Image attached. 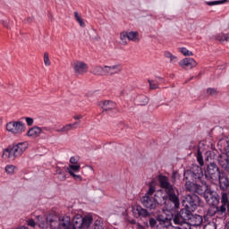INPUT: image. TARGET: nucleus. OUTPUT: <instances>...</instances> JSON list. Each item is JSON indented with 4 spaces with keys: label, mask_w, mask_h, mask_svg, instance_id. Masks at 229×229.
<instances>
[{
    "label": "nucleus",
    "mask_w": 229,
    "mask_h": 229,
    "mask_svg": "<svg viewBox=\"0 0 229 229\" xmlns=\"http://www.w3.org/2000/svg\"><path fill=\"white\" fill-rule=\"evenodd\" d=\"M157 182L159 187L165 191L166 197H163L165 200L164 205L167 212L179 210L180 208V193L178 188L169 182V178L165 175H158Z\"/></svg>",
    "instance_id": "nucleus-1"
},
{
    "label": "nucleus",
    "mask_w": 229,
    "mask_h": 229,
    "mask_svg": "<svg viewBox=\"0 0 229 229\" xmlns=\"http://www.w3.org/2000/svg\"><path fill=\"white\" fill-rule=\"evenodd\" d=\"M28 149L27 142H20L16 145L9 146L3 152V157L5 158H11L14 160L15 158H19V157H22V153Z\"/></svg>",
    "instance_id": "nucleus-2"
},
{
    "label": "nucleus",
    "mask_w": 229,
    "mask_h": 229,
    "mask_svg": "<svg viewBox=\"0 0 229 229\" xmlns=\"http://www.w3.org/2000/svg\"><path fill=\"white\" fill-rule=\"evenodd\" d=\"M202 185L194 183L192 182H186L185 187L189 192H196L199 196L205 198L206 193L210 191L211 187L207 183V181H201Z\"/></svg>",
    "instance_id": "nucleus-3"
},
{
    "label": "nucleus",
    "mask_w": 229,
    "mask_h": 229,
    "mask_svg": "<svg viewBox=\"0 0 229 229\" xmlns=\"http://www.w3.org/2000/svg\"><path fill=\"white\" fill-rule=\"evenodd\" d=\"M184 180L186 182H198V180H201L203 178V168L198 165H193L190 170H186L183 174Z\"/></svg>",
    "instance_id": "nucleus-4"
},
{
    "label": "nucleus",
    "mask_w": 229,
    "mask_h": 229,
    "mask_svg": "<svg viewBox=\"0 0 229 229\" xmlns=\"http://www.w3.org/2000/svg\"><path fill=\"white\" fill-rule=\"evenodd\" d=\"M219 173H223V170L217 166V164L215 162H209L207 165L205 176L207 180H211L212 182H217V177Z\"/></svg>",
    "instance_id": "nucleus-5"
},
{
    "label": "nucleus",
    "mask_w": 229,
    "mask_h": 229,
    "mask_svg": "<svg viewBox=\"0 0 229 229\" xmlns=\"http://www.w3.org/2000/svg\"><path fill=\"white\" fill-rule=\"evenodd\" d=\"M182 205L186 208H191V210H196L198 207H201V205H203V201H201L199 196L196 194L187 195L182 200Z\"/></svg>",
    "instance_id": "nucleus-6"
},
{
    "label": "nucleus",
    "mask_w": 229,
    "mask_h": 229,
    "mask_svg": "<svg viewBox=\"0 0 229 229\" xmlns=\"http://www.w3.org/2000/svg\"><path fill=\"white\" fill-rule=\"evenodd\" d=\"M191 217H192V211L188 208H182L174 215L173 221L174 225H183L189 223Z\"/></svg>",
    "instance_id": "nucleus-7"
},
{
    "label": "nucleus",
    "mask_w": 229,
    "mask_h": 229,
    "mask_svg": "<svg viewBox=\"0 0 229 229\" xmlns=\"http://www.w3.org/2000/svg\"><path fill=\"white\" fill-rule=\"evenodd\" d=\"M6 130L10 133H13V135H21L26 131V124L21 121H12L7 123Z\"/></svg>",
    "instance_id": "nucleus-8"
},
{
    "label": "nucleus",
    "mask_w": 229,
    "mask_h": 229,
    "mask_svg": "<svg viewBox=\"0 0 229 229\" xmlns=\"http://www.w3.org/2000/svg\"><path fill=\"white\" fill-rule=\"evenodd\" d=\"M141 205L148 210H158L160 204L153 196L145 195L140 198Z\"/></svg>",
    "instance_id": "nucleus-9"
},
{
    "label": "nucleus",
    "mask_w": 229,
    "mask_h": 229,
    "mask_svg": "<svg viewBox=\"0 0 229 229\" xmlns=\"http://www.w3.org/2000/svg\"><path fill=\"white\" fill-rule=\"evenodd\" d=\"M204 199L208 203V205H210L211 207H216V205L219 204V194L217 191L212 190H208V191L204 195Z\"/></svg>",
    "instance_id": "nucleus-10"
},
{
    "label": "nucleus",
    "mask_w": 229,
    "mask_h": 229,
    "mask_svg": "<svg viewBox=\"0 0 229 229\" xmlns=\"http://www.w3.org/2000/svg\"><path fill=\"white\" fill-rule=\"evenodd\" d=\"M216 182H218L220 191L226 192L229 190V177L226 172H219Z\"/></svg>",
    "instance_id": "nucleus-11"
},
{
    "label": "nucleus",
    "mask_w": 229,
    "mask_h": 229,
    "mask_svg": "<svg viewBox=\"0 0 229 229\" xmlns=\"http://www.w3.org/2000/svg\"><path fill=\"white\" fill-rule=\"evenodd\" d=\"M73 71L78 75L86 74V72H89V64L83 61H76L73 64Z\"/></svg>",
    "instance_id": "nucleus-12"
},
{
    "label": "nucleus",
    "mask_w": 229,
    "mask_h": 229,
    "mask_svg": "<svg viewBox=\"0 0 229 229\" xmlns=\"http://www.w3.org/2000/svg\"><path fill=\"white\" fill-rule=\"evenodd\" d=\"M217 162L222 171L229 173V156L226 153L220 154L217 157Z\"/></svg>",
    "instance_id": "nucleus-13"
},
{
    "label": "nucleus",
    "mask_w": 229,
    "mask_h": 229,
    "mask_svg": "<svg viewBox=\"0 0 229 229\" xmlns=\"http://www.w3.org/2000/svg\"><path fill=\"white\" fill-rule=\"evenodd\" d=\"M123 71V65L114 64V65H105L106 76H114V74H119Z\"/></svg>",
    "instance_id": "nucleus-14"
},
{
    "label": "nucleus",
    "mask_w": 229,
    "mask_h": 229,
    "mask_svg": "<svg viewBox=\"0 0 229 229\" xmlns=\"http://www.w3.org/2000/svg\"><path fill=\"white\" fill-rule=\"evenodd\" d=\"M46 225H49L50 228L59 229L60 228V217L53 216V215H49L46 218L45 226H46Z\"/></svg>",
    "instance_id": "nucleus-15"
},
{
    "label": "nucleus",
    "mask_w": 229,
    "mask_h": 229,
    "mask_svg": "<svg viewBox=\"0 0 229 229\" xmlns=\"http://www.w3.org/2000/svg\"><path fill=\"white\" fill-rule=\"evenodd\" d=\"M179 65L182 66V69H194V67L198 65V63L192 58L186 57L179 62Z\"/></svg>",
    "instance_id": "nucleus-16"
},
{
    "label": "nucleus",
    "mask_w": 229,
    "mask_h": 229,
    "mask_svg": "<svg viewBox=\"0 0 229 229\" xmlns=\"http://www.w3.org/2000/svg\"><path fill=\"white\" fill-rule=\"evenodd\" d=\"M59 229H72V222L71 216H59Z\"/></svg>",
    "instance_id": "nucleus-17"
},
{
    "label": "nucleus",
    "mask_w": 229,
    "mask_h": 229,
    "mask_svg": "<svg viewBox=\"0 0 229 229\" xmlns=\"http://www.w3.org/2000/svg\"><path fill=\"white\" fill-rule=\"evenodd\" d=\"M81 124V121L74 122L73 123H68L63 126L61 129L55 130L57 133H69L72 130H76L78 126Z\"/></svg>",
    "instance_id": "nucleus-18"
},
{
    "label": "nucleus",
    "mask_w": 229,
    "mask_h": 229,
    "mask_svg": "<svg viewBox=\"0 0 229 229\" xmlns=\"http://www.w3.org/2000/svg\"><path fill=\"white\" fill-rule=\"evenodd\" d=\"M189 225L191 226H200L201 223H203V217L199 215H192L188 221Z\"/></svg>",
    "instance_id": "nucleus-19"
},
{
    "label": "nucleus",
    "mask_w": 229,
    "mask_h": 229,
    "mask_svg": "<svg viewBox=\"0 0 229 229\" xmlns=\"http://www.w3.org/2000/svg\"><path fill=\"white\" fill-rule=\"evenodd\" d=\"M41 133L42 128L34 126L27 131V137H32L33 139H37V137H40Z\"/></svg>",
    "instance_id": "nucleus-20"
},
{
    "label": "nucleus",
    "mask_w": 229,
    "mask_h": 229,
    "mask_svg": "<svg viewBox=\"0 0 229 229\" xmlns=\"http://www.w3.org/2000/svg\"><path fill=\"white\" fill-rule=\"evenodd\" d=\"M99 106L103 108V112H108V110H114V108H115V103L110 100H106L99 102Z\"/></svg>",
    "instance_id": "nucleus-21"
},
{
    "label": "nucleus",
    "mask_w": 229,
    "mask_h": 229,
    "mask_svg": "<svg viewBox=\"0 0 229 229\" xmlns=\"http://www.w3.org/2000/svg\"><path fill=\"white\" fill-rule=\"evenodd\" d=\"M83 223V216L81 215H76L72 223V229H81V224Z\"/></svg>",
    "instance_id": "nucleus-22"
},
{
    "label": "nucleus",
    "mask_w": 229,
    "mask_h": 229,
    "mask_svg": "<svg viewBox=\"0 0 229 229\" xmlns=\"http://www.w3.org/2000/svg\"><path fill=\"white\" fill-rule=\"evenodd\" d=\"M91 74H94V76H106L105 72V65H96L91 68L90 71Z\"/></svg>",
    "instance_id": "nucleus-23"
},
{
    "label": "nucleus",
    "mask_w": 229,
    "mask_h": 229,
    "mask_svg": "<svg viewBox=\"0 0 229 229\" xmlns=\"http://www.w3.org/2000/svg\"><path fill=\"white\" fill-rule=\"evenodd\" d=\"M136 212L139 217H149L150 214L148 212V209L142 208L141 206L136 207Z\"/></svg>",
    "instance_id": "nucleus-24"
},
{
    "label": "nucleus",
    "mask_w": 229,
    "mask_h": 229,
    "mask_svg": "<svg viewBox=\"0 0 229 229\" xmlns=\"http://www.w3.org/2000/svg\"><path fill=\"white\" fill-rule=\"evenodd\" d=\"M217 156L216 155V151L214 150H208L205 154V160L206 162H212V160H216Z\"/></svg>",
    "instance_id": "nucleus-25"
},
{
    "label": "nucleus",
    "mask_w": 229,
    "mask_h": 229,
    "mask_svg": "<svg viewBox=\"0 0 229 229\" xmlns=\"http://www.w3.org/2000/svg\"><path fill=\"white\" fill-rule=\"evenodd\" d=\"M128 40H131V42H140V38H139V32L137 31L128 32Z\"/></svg>",
    "instance_id": "nucleus-26"
},
{
    "label": "nucleus",
    "mask_w": 229,
    "mask_h": 229,
    "mask_svg": "<svg viewBox=\"0 0 229 229\" xmlns=\"http://www.w3.org/2000/svg\"><path fill=\"white\" fill-rule=\"evenodd\" d=\"M92 225V216L82 217L81 229H87Z\"/></svg>",
    "instance_id": "nucleus-27"
},
{
    "label": "nucleus",
    "mask_w": 229,
    "mask_h": 229,
    "mask_svg": "<svg viewBox=\"0 0 229 229\" xmlns=\"http://www.w3.org/2000/svg\"><path fill=\"white\" fill-rule=\"evenodd\" d=\"M216 40H218V42H229V33H220L215 36Z\"/></svg>",
    "instance_id": "nucleus-28"
},
{
    "label": "nucleus",
    "mask_w": 229,
    "mask_h": 229,
    "mask_svg": "<svg viewBox=\"0 0 229 229\" xmlns=\"http://www.w3.org/2000/svg\"><path fill=\"white\" fill-rule=\"evenodd\" d=\"M80 169H81V165H70L69 167L67 168V171L69 174L72 173H80Z\"/></svg>",
    "instance_id": "nucleus-29"
},
{
    "label": "nucleus",
    "mask_w": 229,
    "mask_h": 229,
    "mask_svg": "<svg viewBox=\"0 0 229 229\" xmlns=\"http://www.w3.org/2000/svg\"><path fill=\"white\" fill-rule=\"evenodd\" d=\"M120 40L123 46L128 45V32L123 31L120 33Z\"/></svg>",
    "instance_id": "nucleus-30"
},
{
    "label": "nucleus",
    "mask_w": 229,
    "mask_h": 229,
    "mask_svg": "<svg viewBox=\"0 0 229 229\" xmlns=\"http://www.w3.org/2000/svg\"><path fill=\"white\" fill-rule=\"evenodd\" d=\"M197 162L201 166L205 165V161L203 160V154H201V149L199 148H198L197 150Z\"/></svg>",
    "instance_id": "nucleus-31"
},
{
    "label": "nucleus",
    "mask_w": 229,
    "mask_h": 229,
    "mask_svg": "<svg viewBox=\"0 0 229 229\" xmlns=\"http://www.w3.org/2000/svg\"><path fill=\"white\" fill-rule=\"evenodd\" d=\"M28 225H29V226H31L32 228H35L36 225H38L39 226V228H46V223L37 224V223H35V220H33V219H30L28 221Z\"/></svg>",
    "instance_id": "nucleus-32"
},
{
    "label": "nucleus",
    "mask_w": 229,
    "mask_h": 229,
    "mask_svg": "<svg viewBox=\"0 0 229 229\" xmlns=\"http://www.w3.org/2000/svg\"><path fill=\"white\" fill-rule=\"evenodd\" d=\"M74 17L77 21V22H79L80 26L81 28H85V21H83V19H81V16H80V14L78 13V12L74 13Z\"/></svg>",
    "instance_id": "nucleus-33"
},
{
    "label": "nucleus",
    "mask_w": 229,
    "mask_h": 229,
    "mask_svg": "<svg viewBox=\"0 0 229 229\" xmlns=\"http://www.w3.org/2000/svg\"><path fill=\"white\" fill-rule=\"evenodd\" d=\"M15 169H17V167L13 165H7L5 166V173H7V174H13V173H15Z\"/></svg>",
    "instance_id": "nucleus-34"
},
{
    "label": "nucleus",
    "mask_w": 229,
    "mask_h": 229,
    "mask_svg": "<svg viewBox=\"0 0 229 229\" xmlns=\"http://www.w3.org/2000/svg\"><path fill=\"white\" fill-rule=\"evenodd\" d=\"M57 173V178L61 180V182H64L67 177L65 176V172H64L62 169L58 168L56 170Z\"/></svg>",
    "instance_id": "nucleus-35"
},
{
    "label": "nucleus",
    "mask_w": 229,
    "mask_h": 229,
    "mask_svg": "<svg viewBox=\"0 0 229 229\" xmlns=\"http://www.w3.org/2000/svg\"><path fill=\"white\" fill-rule=\"evenodd\" d=\"M43 60L46 67H49V65H51V60H49V53L47 52L44 53Z\"/></svg>",
    "instance_id": "nucleus-36"
},
{
    "label": "nucleus",
    "mask_w": 229,
    "mask_h": 229,
    "mask_svg": "<svg viewBox=\"0 0 229 229\" xmlns=\"http://www.w3.org/2000/svg\"><path fill=\"white\" fill-rule=\"evenodd\" d=\"M94 229H105V224L101 220H96L94 223Z\"/></svg>",
    "instance_id": "nucleus-37"
},
{
    "label": "nucleus",
    "mask_w": 229,
    "mask_h": 229,
    "mask_svg": "<svg viewBox=\"0 0 229 229\" xmlns=\"http://www.w3.org/2000/svg\"><path fill=\"white\" fill-rule=\"evenodd\" d=\"M207 93L208 94V96H217V94H219V91H217V89L215 88H208L207 89Z\"/></svg>",
    "instance_id": "nucleus-38"
},
{
    "label": "nucleus",
    "mask_w": 229,
    "mask_h": 229,
    "mask_svg": "<svg viewBox=\"0 0 229 229\" xmlns=\"http://www.w3.org/2000/svg\"><path fill=\"white\" fill-rule=\"evenodd\" d=\"M180 51L184 56H192L194 55L192 52L189 51L185 47L180 48Z\"/></svg>",
    "instance_id": "nucleus-39"
},
{
    "label": "nucleus",
    "mask_w": 229,
    "mask_h": 229,
    "mask_svg": "<svg viewBox=\"0 0 229 229\" xmlns=\"http://www.w3.org/2000/svg\"><path fill=\"white\" fill-rule=\"evenodd\" d=\"M148 103H149V98H148V97L140 98V105L141 106H146V105H148Z\"/></svg>",
    "instance_id": "nucleus-40"
},
{
    "label": "nucleus",
    "mask_w": 229,
    "mask_h": 229,
    "mask_svg": "<svg viewBox=\"0 0 229 229\" xmlns=\"http://www.w3.org/2000/svg\"><path fill=\"white\" fill-rule=\"evenodd\" d=\"M226 3V0H220V1H212V2H206L208 6H214L216 4H223Z\"/></svg>",
    "instance_id": "nucleus-41"
},
{
    "label": "nucleus",
    "mask_w": 229,
    "mask_h": 229,
    "mask_svg": "<svg viewBox=\"0 0 229 229\" xmlns=\"http://www.w3.org/2000/svg\"><path fill=\"white\" fill-rule=\"evenodd\" d=\"M149 88L152 89H158V82L155 81L148 80Z\"/></svg>",
    "instance_id": "nucleus-42"
},
{
    "label": "nucleus",
    "mask_w": 229,
    "mask_h": 229,
    "mask_svg": "<svg viewBox=\"0 0 229 229\" xmlns=\"http://www.w3.org/2000/svg\"><path fill=\"white\" fill-rule=\"evenodd\" d=\"M155 191H156L155 186L150 184L149 185V189H148V192L145 195H147V196H153V194L155 193Z\"/></svg>",
    "instance_id": "nucleus-43"
},
{
    "label": "nucleus",
    "mask_w": 229,
    "mask_h": 229,
    "mask_svg": "<svg viewBox=\"0 0 229 229\" xmlns=\"http://www.w3.org/2000/svg\"><path fill=\"white\" fill-rule=\"evenodd\" d=\"M70 175L72 176L73 179L76 180V182H81L82 178L81 175L74 174V172H70Z\"/></svg>",
    "instance_id": "nucleus-44"
},
{
    "label": "nucleus",
    "mask_w": 229,
    "mask_h": 229,
    "mask_svg": "<svg viewBox=\"0 0 229 229\" xmlns=\"http://www.w3.org/2000/svg\"><path fill=\"white\" fill-rule=\"evenodd\" d=\"M163 226H169V225H171V218L168 217H165V221L161 224Z\"/></svg>",
    "instance_id": "nucleus-45"
},
{
    "label": "nucleus",
    "mask_w": 229,
    "mask_h": 229,
    "mask_svg": "<svg viewBox=\"0 0 229 229\" xmlns=\"http://www.w3.org/2000/svg\"><path fill=\"white\" fill-rule=\"evenodd\" d=\"M25 121H26L28 126H33V123H34L33 118H31V117H25Z\"/></svg>",
    "instance_id": "nucleus-46"
},
{
    "label": "nucleus",
    "mask_w": 229,
    "mask_h": 229,
    "mask_svg": "<svg viewBox=\"0 0 229 229\" xmlns=\"http://www.w3.org/2000/svg\"><path fill=\"white\" fill-rule=\"evenodd\" d=\"M1 24L4 27V28H7V30H10V22L8 21V20L4 21V20H2L1 21Z\"/></svg>",
    "instance_id": "nucleus-47"
},
{
    "label": "nucleus",
    "mask_w": 229,
    "mask_h": 229,
    "mask_svg": "<svg viewBox=\"0 0 229 229\" xmlns=\"http://www.w3.org/2000/svg\"><path fill=\"white\" fill-rule=\"evenodd\" d=\"M165 216H162V215H158L157 216V221H158L159 225H162V223L165 221Z\"/></svg>",
    "instance_id": "nucleus-48"
},
{
    "label": "nucleus",
    "mask_w": 229,
    "mask_h": 229,
    "mask_svg": "<svg viewBox=\"0 0 229 229\" xmlns=\"http://www.w3.org/2000/svg\"><path fill=\"white\" fill-rule=\"evenodd\" d=\"M70 164H72V165L78 164V157H72L70 158Z\"/></svg>",
    "instance_id": "nucleus-49"
},
{
    "label": "nucleus",
    "mask_w": 229,
    "mask_h": 229,
    "mask_svg": "<svg viewBox=\"0 0 229 229\" xmlns=\"http://www.w3.org/2000/svg\"><path fill=\"white\" fill-rule=\"evenodd\" d=\"M149 225L152 228H154V226H157V219L155 218H150L149 219Z\"/></svg>",
    "instance_id": "nucleus-50"
},
{
    "label": "nucleus",
    "mask_w": 229,
    "mask_h": 229,
    "mask_svg": "<svg viewBox=\"0 0 229 229\" xmlns=\"http://www.w3.org/2000/svg\"><path fill=\"white\" fill-rule=\"evenodd\" d=\"M176 55H172L170 57V64H174L176 62Z\"/></svg>",
    "instance_id": "nucleus-51"
},
{
    "label": "nucleus",
    "mask_w": 229,
    "mask_h": 229,
    "mask_svg": "<svg viewBox=\"0 0 229 229\" xmlns=\"http://www.w3.org/2000/svg\"><path fill=\"white\" fill-rule=\"evenodd\" d=\"M33 16H30L25 20V22H28L29 24H30V22H33Z\"/></svg>",
    "instance_id": "nucleus-52"
},
{
    "label": "nucleus",
    "mask_w": 229,
    "mask_h": 229,
    "mask_svg": "<svg viewBox=\"0 0 229 229\" xmlns=\"http://www.w3.org/2000/svg\"><path fill=\"white\" fill-rule=\"evenodd\" d=\"M73 119L75 121H80V119H83V115H81V114L74 115Z\"/></svg>",
    "instance_id": "nucleus-53"
},
{
    "label": "nucleus",
    "mask_w": 229,
    "mask_h": 229,
    "mask_svg": "<svg viewBox=\"0 0 229 229\" xmlns=\"http://www.w3.org/2000/svg\"><path fill=\"white\" fill-rule=\"evenodd\" d=\"M172 55H173V54H171V52H169V51H165V58H171Z\"/></svg>",
    "instance_id": "nucleus-54"
},
{
    "label": "nucleus",
    "mask_w": 229,
    "mask_h": 229,
    "mask_svg": "<svg viewBox=\"0 0 229 229\" xmlns=\"http://www.w3.org/2000/svg\"><path fill=\"white\" fill-rule=\"evenodd\" d=\"M204 229H216V227L212 225H208L204 227Z\"/></svg>",
    "instance_id": "nucleus-55"
},
{
    "label": "nucleus",
    "mask_w": 229,
    "mask_h": 229,
    "mask_svg": "<svg viewBox=\"0 0 229 229\" xmlns=\"http://www.w3.org/2000/svg\"><path fill=\"white\" fill-rule=\"evenodd\" d=\"M172 180H173V183H174L175 180H176V173H173L172 174Z\"/></svg>",
    "instance_id": "nucleus-56"
},
{
    "label": "nucleus",
    "mask_w": 229,
    "mask_h": 229,
    "mask_svg": "<svg viewBox=\"0 0 229 229\" xmlns=\"http://www.w3.org/2000/svg\"><path fill=\"white\" fill-rule=\"evenodd\" d=\"M42 131H49V128L47 127H43L41 128Z\"/></svg>",
    "instance_id": "nucleus-57"
},
{
    "label": "nucleus",
    "mask_w": 229,
    "mask_h": 229,
    "mask_svg": "<svg viewBox=\"0 0 229 229\" xmlns=\"http://www.w3.org/2000/svg\"><path fill=\"white\" fill-rule=\"evenodd\" d=\"M138 228H139V229H144L143 225H140V224H138Z\"/></svg>",
    "instance_id": "nucleus-58"
},
{
    "label": "nucleus",
    "mask_w": 229,
    "mask_h": 229,
    "mask_svg": "<svg viewBox=\"0 0 229 229\" xmlns=\"http://www.w3.org/2000/svg\"><path fill=\"white\" fill-rule=\"evenodd\" d=\"M8 87H11V89H13V85L12 83H8Z\"/></svg>",
    "instance_id": "nucleus-59"
},
{
    "label": "nucleus",
    "mask_w": 229,
    "mask_h": 229,
    "mask_svg": "<svg viewBox=\"0 0 229 229\" xmlns=\"http://www.w3.org/2000/svg\"><path fill=\"white\" fill-rule=\"evenodd\" d=\"M131 224H132V225H135V220H132V221H131Z\"/></svg>",
    "instance_id": "nucleus-60"
},
{
    "label": "nucleus",
    "mask_w": 229,
    "mask_h": 229,
    "mask_svg": "<svg viewBox=\"0 0 229 229\" xmlns=\"http://www.w3.org/2000/svg\"><path fill=\"white\" fill-rule=\"evenodd\" d=\"M194 77L190 78V80H193Z\"/></svg>",
    "instance_id": "nucleus-61"
},
{
    "label": "nucleus",
    "mask_w": 229,
    "mask_h": 229,
    "mask_svg": "<svg viewBox=\"0 0 229 229\" xmlns=\"http://www.w3.org/2000/svg\"><path fill=\"white\" fill-rule=\"evenodd\" d=\"M199 76H201V73H199Z\"/></svg>",
    "instance_id": "nucleus-62"
}]
</instances>
